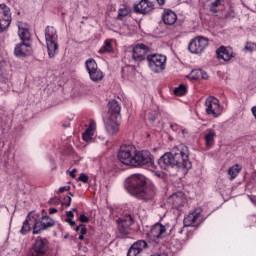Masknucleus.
I'll return each mask as SVG.
<instances>
[{"label":"nucleus","mask_w":256,"mask_h":256,"mask_svg":"<svg viewBox=\"0 0 256 256\" xmlns=\"http://www.w3.org/2000/svg\"><path fill=\"white\" fill-rule=\"evenodd\" d=\"M80 235H87V228L85 227V224H80Z\"/></svg>","instance_id":"43"},{"label":"nucleus","mask_w":256,"mask_h":256,"mask_svg":"<svg viewBox=\"0 0 256 256\" xmlns=\"http://www.w3.org/2000/svg\"><path fill=\"white\" fill-rule=\"evenodd\" d=\"M18 35L22 42L29 41L31 39V33H29V29L19 27Z\"/></svg>","instance_id":"29"},{"label":"nucleus","mask_w":256,"mask_h":256,"mask_svg":"<svg viewBox=\"0 0 256 256\" xmlns=\"http://www.w3.org/2000/svg\"><path fill=\"white\" fill-rule=\"evenodd\" d=\"M65 191H71V186L60 187L58 193H65Z\"/></svg>","instance_id":"42"},{"label":"nucleus","mask_w":256,"mask_h":256,"mask_svg":"<svg viewBox=\"0 0 256 256\" xmlns=\"http://www.w3.org/2000/svg\"><path fill=\"white\" fill-rule=\"evenodd\" d=\"M190 79L192 81H199L200 79H209V75H207V72L201 69H194L190 73Z\"/></svg>","instance_id":"26"},{"label":"nucleus","mask_w":256,"mask_h":256,"mask_svg":"<svg viewBox=\"0 0 256 256\" xmlns=\"http://www.w3.org/2000/svg\"><path fill=\"white\" fill-rule=\"evenodd\" d=\"M78 239H79L80 241H83V239H85V235L80 234L79 237H78Z\"/></svg>","instance_id":"52"},{"label":"nucleus","mask_w":256,"mask_h":256,"mask_svg":"<svg viewBox=\"0 0 256 256\" xmlns=\"http://www.w3.org/2000/svg\"><path fill=\"white\" fill-rule=\"evenodd\" d=\"M215 137H217V134L214 132V130L208 129L207 134L204 137L206 147H213V144L215 143Z\"/></svg>","instance_id":"27"},{"label":"nucleus","mask_w":256,"mask_h":256,"mask_svg":"<svg viewBox=\"0 0 256 256\" xmlns=\"http://www.w3.org/2000/svg\"><path fill=\"white\" fill-rule=\"evenodd\" d=\"M63 127H67L66 124H64Z\"/></svg>","instance_id":"56"},{"label":"nucleus","mask_w":256,"mask_h":256,"mask_svg":"<svg viewBox=\"0 0 256 256\" xmlns=\"http://www.w3.org/2000/svg\"><path fill=\"white\" fill-rule=\"evenodd\" d=\"M1 67H2V65L0 62V83L7 85V83H9V78H7V75L5 73H3V69Z\"/></svg>","instance_id":"35"},{"label":"nucleus","mask_w":256,"mask_h":256,"mask_svg":"<svg viewBox=\"0 0 256 256\" xmlns=\"http://www.w3.org/2000/svg\"><path fill=\"white\" fill-rule=\"evenodd\" d=\"M32 219H34L33 224V235H39L40 231H45L51 227H55V220L51 219L49 216H40L39 213H35L32 215Z\"/></svg>","instance_id":"4"},{"label":"nucleus","mask_w":256,"mask_h":256,"mask_svg":"<svg viewBox=\"0 0 256 256\" xmlns=\"http://www.w3.org/2000/svg\"><path fill=\"white\" fill-rule=\"evenodd\" d=\"M117 223V237L119 239H125L127 235H131V226L134 225L135 219L131 214H126L125 216L118 218Z\"/></svg>","instance_id":"5"},{"label":"nucleus","mask_w":256,"mask_h":256,"mask_svg":"<svg viewBox=\"0 0 256 256\" xmlns=\"http://www.w3.org/2000/svg\"><path fill=\"white\" fill-rule=\"evenodd\" d=\"M162 20L165 25H175L177 23V14L171 9H165L162 14Z\"/></svg>","instance_id":"22"},{"label":"nucleus","mask_w":256,"mask_h":256,"mask_svg":"<svg viewBox=\"0 0 256 256\" xmlns=\"http://www.w3.org/2000/svg\"><path fill=\"white\" fill-rule=\"evenodd\" d=\"M104 125L108 135H111V137L119 133V118L107 116L104 118Z\"/></svg>","instance_id":"16"},{"label":"nucleus","mask_w":256,"mask_h":256,"mask_svg":"<svg viewBox=\"0 0 256 256\" xmlns=\"http://www.w3.org/2000/svg\"><path fill=\"white\" fill-rule=\"evenodd\" d=\"M216 55L218 59H223V61H231L235 55H233V52L229 49H227L225 46H221L216 50Z\"/></svg>","instance_id":"23"},{"label":"nucleus","mask_w":256,"mask_h":256,"mask_svg":"<svg viewBox=\"0 0 256 256\" xmlns=\"http://www.w3.org/2000/svg\"><path fill=\"white\" fill-rule=\"evenodd\" d=\"M82 137L84 141H91V138L93 137V128H87L82 134Z\"/></svg>","instance_id":"34"},{"label":"nucleus","mask_w":256,"mask_h":256,"mask_svg":"<svg viewBox=\"0 0 256 256\" xmlns=\"http://www.w3.org/2000/svg\"><path fill=\"white\" fill-rule=\"evenodd\" d=\"M49 203L50 205H59V203H61V200L57 197H54L49 201Z\"/></svg>","instance_id":"41"},{"label":"nucleus","mask_w":256,"mask_h":256,"mask_svg":"<svg viewBox=\"0 0 256 256\" xmlns=\"http://www.w3.org/2000/svg\"><path fill=\"white\" fill-rule=\"evenodd\" d=\"M49 251L47 240L38 238L32 246V256H45Z\"/></svg>","instance_id":"17"},{"label":"nucleus","mask_w":256,"mask_h":256,"mask_svg":"<svg viewBox=\"0 0 256 256\" xmlns=\"http://www.w3.org/2000/svg\"><path fill=\"white\" fill-rule=\"evenodd\" d=\"M66 223H69L70 227H75V225H77V223L71 218H67Z\"/></svg>","instance_id":"44"},{"label":"nucleus","mask_w":256,"mask_h":256,"mask_svg":"<svg viewBox=\"0 0 256 256\" xmlns=\"http://www.w3.org/2000/svg\"><path fill=\"white\" fill-rule=\"evenodd\" d=\"M11 21V8L5 4H0V33H3L9 29Z\"/></svg>","instance_id":"10"},{"label":"nucleus","mask_w":256,"mask_h":256,"mask_svg":"<svg viewBox=\"0 0 256 256\" xmlns=\"http://www.w3.org/2000/svg\"><path fill=\"white\" fill-rule=\"evenodd\" d=\"M167 234V228L165 225L161 223L154 224L150 231L147 233V237L150 241H159V239H163Z\"/></svg>","instance_id":"13"},{"label":"nucleus","mask_w":256,"mask_h":256,"mask_svg":"<svg viewBox=\"0 0 256 256\" xmlns=\"http://www.w3.org/2000/svg\"><path fill=\"white\" fill-rule=\"evenodd\" d=\"M45 39L48 55L50 59H53L59 49L57 30L54 27L48 26L45 30Z\"/></svg>","instance_id":"3"},{"label":"nucleus","mask_w":256,"mask_h":256,"mask_svg":"<svg viewBox=\"0 0 256 256\" xmlns=\"http://www.w3.org/2000/svg\"><path fill=\"white\" fill-rule=\"evenodd\" d=\"M67 217H75V214H73V211L66 212Z\"/></svg>","instance_id":"47"},{"label":"nucleus","mask_w":256,"mask_h":256,"mask_svg":"<svg viewBox=\"0 0 256 256\" xmlns=\"http://www.w3.org/2000/svg\"><path fill=\"white\" fill-rule=\"evenodd\" d=\"M201 225V212L193 211L184 218V227H197Z\"/></svg>","instance_id":"18"},{"label":"nucleus","mask_w":256,"mask_h":256,"mask_svg":"<svg viewBox=\"0 0 256 256\" xmlns=\"http://www.w3.org/2000/svg\"><path fill=\"white\" fill-rule=\"evenodd\" d=\"M148 119H149V121H151L153 123V121H155V119H157V112H149Z\"/></svg>","instance_id":"38"},{"label":"nucleus","mask_w":256,"mask_h":256,"mask_svg":"<svg viewBox=\"0 0 256 256\" xmlns=\"http://www.w3.org/2000/svg\"><path fill=\"white\" fill-rule=\"evenodd\" d=\"M75 173H77V169H75V168L71 172H69L70 177H72V179H75V177H76Z\"/></svg>","instance_id":"46"},{"label":"nucleus","mask_w":256,"mask_h":256,"mask_svg":"<svg viewBox=\"0 0 256 256\" xmlns=\"http://www.w3.org/2000/svg\"><path fill=\"white\" fill-rule=\"evenodd\" d=\"M133 9L138 15H149L155 10V5L149 0H141L138 4H134Z\"/></svg>","instance_id":"15"},{"label":"nucleus","mask_w":256,"mask_h":256,"mask_svg":"<svg viewBox=\"0 0 256 256\" xmlns=\"http://www.w3.org/2000/svg\"><path fill=\"white\" fill-rule=\"evenodd\" d=\"M185 93H187V87L183 84H180L179 87L174 89V95L177 97H181L182 95H185Z\"/></svg>","instance_id":"32"},{"label":"nucleus","mask_w":256,"mask_h":256,"mask_svg":"<svg viewBox=\"0 0 256 256\" xmlns=\"http://www.w3.org/2000/svg\"><path fill=\"white\" fill-rule=\"evenodd\" d=\"M151 53V48L149 46L139 43L132 48V59L135 63H141L147 59V54Z\"/></svg>","instance_id":"9"},{"label":"nucleus","mask_w":256,"mask_h":256,"mask_svg":"<svg viewBox=\"0 0 256 256\" xmlns=\"http://www.w3.org/2000/svg\"><path fill=\"white\" fill-rule=\"evenodd\" d=\"M64 203L62 205H66V207H71V196H67L64 198Z\"/></svg>","instance_id":"40"},{"label":"nucleus","mask_w":256,"mask_h":256,"mask_svg":"<svg viewBox=\"0 0 256 256\" xmlns=\"http://www.w3.org/2000/svg\"><path fill=\"white\" fill-rule=\"evenodd\" d=\"M207 45H209V41L203 36H198L191 40L188 45V51L194 54L203 53Z\"/></svg>","instance_id":"11"},{"label":"nucleus","mask_w":256,"mask_h":256,"mask_svg":"<svg viewBox=\"0 0 256 256\" xmlns=\"http://www.w3.org/2000/svg\"><path fill=\"white\" fill-rule=\"evenodd\" d=\"M135 147L131 145L122 146L118 152V159L123 165H129L132 167L136 153Z\"/></svg>","instance_id":"8"},{"label":"nucleus","mask_w":256,"mask_h":256,"mask_svg":"<svg viewBox=\"0 0 256 256\" xmlns=\"http://www.w3.org/2000/svg\"><path fill=\"white\" fill-rule=\"evenodd\" d=\"M98 53L103 55V53H113V46L111 45V40H105L104 45L99 49Z\"/></svg>","instance_id":"31"},{"label":"nucleus","mask_w":256,"mask_h":256,"mask_svg":"<svg viewBox=\"0 0 256 256\" xmlns=\"http://www.w3.org/2000/svg\"><path fill=\"white\" fill-rule=\"evenodd\" d=\"M181 233H183V228H181L180 230H179V234L181 235Z\"/></svg>","instance_id":"53"},{"label":"nucleus","mask_w":256,"mask_h":256,"mask_svg":"<svg viewBox=\"0 0 256 256\" xmlns=\"http://www.w3.org/2000/svg\"><path fill=\"white\" fill-rule=\"evenodd\" d=\"M143 249H147V242L145 240H138L129 248L127 256H138Z\"/></svg>","instance_id":"21"},{"label":"nucleus","mask_w":256,"mask_h":256,"mask_svg":"<svg viewBox=\"0 0 256 256\" xmlns=\"http://www.w3.org/2000/svg\"><path fill=\"white\" fill-rule=\"evenodd\" d=\"M78 180L82 183H87V181H89V176H87L85 173H81Z\"/></svg>","instance_id":"37"},{"label":"nucleus","mask_w":256,"mask_h":256,"mask_svg":"<svg viewBox=\"0 0 256 256\" xmlns=\"http://www.w3.org/2000/svg\"><path fill=\"white\" fill-rule=\"evenodd\" d=\"M241 172V166L239 164H236L228 169V175H230V181H233L239 175Z\"/></svg>","instance_id":"30"},{"label":"nucleus","mask_w":256,"mask_h":256,"mask_svg":"<svg viewBox=\"0 0 256 256\" xmlns=\"http://www.w3.org/2000/svg\"><path fill=\"white\" fill-rule=\"evenodd\" d=\"M158 165L161 169H167L168 167L191 169L193 167V164L189 160V154L179 149L164 153L158 159Z\"/></svg>","instance_id":"2"},{"label":"nucleus","mask_w":256,"mask_h":256,"mask_svg":"<svg viewBox=\"0 0 256 256\" xmlns=\"http://www.w3.org/2000/svg\"><path fill=\"white\" fill-rule=\"evenodd\" d=\"M80 223H89V217L85 216V214H81L79 216Z\"/></svg>","instance_id":"39"},{"label":"nucleus","mask_w":256,"mask_h":256,"mask_svg":"<svg viewBox=\"0 0 256 256\" xmlns=\"http://www.w3.org/2000/svg\"><path fill=\"white\" fill-rule=\"evenodd\" d=\"M168 201L173 205V207H175L176 209H179V207H183L185 198L183 197V194L181 192H177L172 194L169 197Z\"/></svg>","instance_id":"24"},{"label":"nucleus","mask_w":256,"mask_h":256,"mask_svg":"<svg viewBox=\"0 0 256 256\" xmlns=\"http://www.w3.org/2000/svg\"><path fill=\"white\" fill-rule=\"evenodd\" d=\"M157 3H158L159 5H165V0H157Z\"/></svg>","instance_id":"49"},{"label":"nucleus","mask_w":256,"mask_h":256,"mask_svg":"<svg viewBox=\"0 0 256 256\" xmlns=\"http://www.w3.org/2000/svg\"><path fill=\"white\" fill-rule=\"evenodd\" d=\"M110 118L119 119L121 117V105L117 100H111L108 102V116Z\"/></svg>","instance_id":"20"},{"label":"nucleus","mask_w":256,"mask_h":256,"mask_svg":"<svg viewBox=\"0 0 256 256\" xmlns=\"http://www.w3.org/2000/svg\"><path fill=\"white\" fill-rule=\"evenodd\" d=\"M150 69L154 73H161L165 70V63H167V57L160 54H152L146 57Z\"/></svg>","instance_id":"7"},{"label":"nucleus","mask_w":256,"mask_h":256,"mask_svg":"<svg viewBox=\"0 0 256 256\" xmlns=\"http://www.w3.org/2000/svg\"><path fill=\"white\" fill-rule=\"evenodd\" d=\"M73 211H77V208H73Z\"/></svg>","instance_id":"55"},{"label":"nucleus","mask_w":256,"mask_h":256,"mask_svg":"<svg viewBox=\"0 0 256 256\" xmlns=\"http://www.w3.org/2000/svg\"><path fill=\"white\" fill-rule=\"evenodd\" d=\"M79 231H81V225H79V226H77V227L75 228V232H76V233H79Z\"/></svg>","instance_id":"51"},{"label":"nucleus","mask_w":256,"mask_h":256,"mask_svg":"<svg viewBox=\"0 0 256 256\" xmlns=\"http://www.w3.org/2000/svg\"><path fill=\"white\" fill-rule=\"evenodd\" d=\"M33 215H35V212H29L28 216L26 217V220L24 221L22 228L20 230V233L22 235H27V233L31 231V221L35 223V220L33 219Z\"/></svg>","instance_id":"25"},{"label":"nucleus","mask_w":256,"mask_h":256,"mask_svg":"<svg viewBox=\"0 0 256 256\" xmlns=\"http://www.w3.org/2000/svg\"><path fill=\"white\" fill-rule=\"evenodd\" d=\"M50 215H53L54 213H57V208H51L49 210Z\"/></svg>","instance_id":"48"},{"label":"nucleus","mask_w":256,"mask_h":256,"mask_svg":"<svg viewBox=\"0 0 256 256\" xmlns=\"http://www.w3.org/2000/svg\"><path fill=\"white\" fill-rule=\"evenodd\" d=\"M125 189L137 199L142 201H153L157 189L153 184H147V178L141 174L131 175L126 179Z\"/></svg>","instance_id":"1"},{"label":"nucleus","mask_w":256,"mask_h":256,"mask_svg":"<svg viewBox=\"0 0 256 256\" xmlns=\"http://www.w3.org/2000/svg\"><path fill=\"white\" fill-rule=\"evenodd\" d=\"M151 256H168L167 253H161V254H153Z\"/></svg>","instance_id":"50"},{"label":"nucleus","mask_w":256,"mask_h":256,"mask_svg":"<svg viewBox=\"0 0 256 256\" xmlns=\"http://www.w3.org/2000/svg\"><path fill=\"white\" fill-rule=\"evenodd\" d=\"M132 167H155V160L151 155V152L147 150L138 151L134 154V160L132 161Z\"/></svg>","instance_id":"6"},{"label":"nucleus","mask_w":256,"mask_h":256,"mask_svg":"<svg viewBox=\"0 0 256 256\" xmlns=\"http://www.w3.org/2000/svg\"><path fill=\"white\" fill-rule=\"evenodd\" d=\"M86 65V69L90 75V79L92 81H102L103 80V72L101 70H99V68L97 67V62H95L94 59H89L86 61L85 63Z\"/></svg>","instance_id":"12"},{"label":"nucleus","mask_w":256,"mask_h":256,"mask_svg":"<svg viewBox=\"0 0 256 256\" xmlns=\"http://www.w3.org/2000/svg\"><path fill=\"white\" fill-rule=\"evenodd\" d=\"M129 13H130V10H129V8H127V7H123V8H120L119 10H118V16H117V18L120 20V21H123V17H127V15H129Z\"/></svg>","instance_id":"33"},{"label":"nucleus","mask_w":256,"mask_h":256,"mask_svg":"<svg viewBox=\"0 0 256 256\" xmlns=\"http://www.w3.org/2000/svg\"><path fill=\"white\" fill-rule=\"evenodd\" d=\"M207 7L210 11V13H219V10H217V7L223 3V0H208L207 1Z\"/></svg>","instance_id":"28"},{"label":"nucleus","mask_w":256,"mask_h":256,"mask_svg":"<svg viewBox=\"0 0 256 256\" xmlns=\"http://www.w3.org/2000/svg\"><path fill=\"white\" fill-rule=\"evenodd\" d=\"M229 17H231V18L235 17V12L230 11V12H228V13L225 14V18H226V19H229Z\"/></svg>","instance_id":"45"},{"label":"nucleus","mask_w":256,"mask_h":256,"mask_svg":"<svg viewBox=\"0 0 256 256\" xmlns=\"http://www.w3.org/2000/svg\"><path fill=\"white\" fill-rule=\"evenodd\" d=\"M206 113L213 115V117H219L221 115V105H219V99L215 97H208L205 101Z\"/></svg>","instance_id":"14"},{"label":"nucleus","mask_w":256,"mask_h":256,"mask_svg":"<svg viewBox=\"0 0 256 256\" xmlns=\"http://www.w3.org/2000/svg\"><path fill=\"white\" fill-rule=\"evenodd\" d=\"M70 197H73V193L69 192Z\"/></svg>","instance_id":"54"},{"label":"nucleus","mask_w":256,"mask_h":256,"mask_svg":"<svg viewBox=\"0 0 256 256\" xmlns=\"http://www.w3.org/2000/svg\"><path fill=\"white\" fill-rule=\"evenodd\" d=\"M244 49L245 51H250V52L255 51L256 44L253 42H247Z\"/></svg>","instance_id":"36"},{"label":"nucleus","mask_w":256,"mask_h":256,"mask_svg":"<svg viewBox=\"0 0 256 256\" xmlns=\"http://www.w3.org/2000/svg\"><path fill=\"white\" fill-rule=\"evenodd\" d=\"M31 53V44L25 42L17 44L14 49V55H16V57H27V55H31Z\"/></svg>","instance_id":"19"}]
</instances>
